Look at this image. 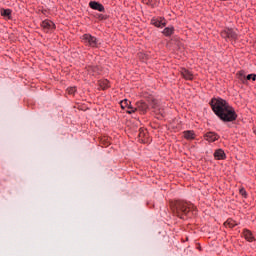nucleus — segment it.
<instances>
[{
    "instance_id": "f257e3e1",
    "label": "nucleus",
    "mask_w": 256,
    "mask_h": 256,
    "mask_svg": "<svg viewBox=\"0 0 256 256\" xmlns=\"http://www.w3.org/2000/svg\"><path fill=\"white\" fill-rule=\"evenodd\" d=\"M210 105L215 116L220 118V121H223V123H233V121H237V112L227 100L223 98H212Z\"/></svg>"
},
{
    "instance_id": "f03ea898",
    "label": "nucleus",
    "mask_w": 256,
    "mask_h": 256,
    "mask_svg": "<svg viewBox=\"0 0 256 256\" xmlns=\"http://www.w3.org/2000/svg\"><path fill=\"white\" fill-rule=\"evenodd\" d=\"M171 209L173 213L177 215V217H179L180 219H185V215H187L189 211H195V209L197 208H195L194 205L191 203L176 200L171 203Z\"/></svg>"
},
{
    "instance_id": "7ed1b4c3",
    "label": "nucleus",
    "mask_w": 256,
    "mask_h": 256,
    "mask_svg": "<svg viewBox=\"0 0 256 256\" xmlns=\"http://www.w3.org/2000/svg\"><path fill=\"white\" fill-rule=\"evenodd\" d=\"M81 39L86 47H91V49H99L101 47L99 39L91 34H83Z\"/></svg>"
},
{
    "instance_id": "20e7f679",
    "label": "nucleus",
    "mask_w": 256,
    "mask_h": 256,
    "mask_svg": "<svg viewBox=\"0 0 256 256\" xmlns=\"http://www.w3.org/2000/svg\"><path fill=\"white\" fill-rule=\"evenodd\" d=\"M221 37L226 41H237L238 35L232 28H226L221 32Z\"/></svg>"
},
{
    "instance_id": "39448f33",
    "label": "nucleus",
    "mask_w": 256,
    "mask_h": 256,
    "mask_svg": "<svg viewBox=\"0 0 256 256\" xmlns=\"http://www.w3.org/2000/svg\"><path fill=\"white\" fill-rule=\"evenodd\" d=\"M151 25H154V27L163 29V27L167 25V20H165L163 17H153L151 19Z\"/></svg>"
},
{
    "instance_id": "423d86ee",
    "label": "nucleus",
    "mask_w": 256,
    "mask_h": 256,
    "mask_svg": "<svg viewBox=\"0 0 256 256\" xmlns=\"http://www.w3.org/2000/svg\"><path fill=\"white\" fill-rule=\"evenodd\" d=\"M41 27L45 33H49V31H53V29H55V23L49 19H46L42 21Z\"/></svg>"
},
{
    "instance_id": "0eeeda50",
    "label": "nucleus",
    "mask_w": 256,
    "mask_h": 256,
    "mask_svg": "<svg viewBox=\"0 0 256 256\" xmlns=\"http://www.w3.org/2000/svg\"><path fill=\"white\" fill-rule=\"evenodd\" d=\"M90 9H93L94 11H99L100 13H105V6L103 4L97 2V1H91L89 2Z\"/></svg>"
},
{
    "instance_id": "6e6552de",
    "label": "nucleus",
    "mask_w": 256,
    "mask_h": 256,
    "mask_svg": "<svg viewBox=\"0 0 256 256\" xmlns=\"http://www.w3.org/2000/svg\"><path fill=\"white\" fill-rule=\"evenodd\" d=\"M180 73L186 81H193V79H195L193 72H191V70H187V68H181Z\"/></svg>"
},
{
    "instance_id": "1a4fd4ad",
    "label": "nucleus",
    "mask_w": 256,
    "mask_h": 256,
    "mask_svg": "<svg viewBox=\"0 0 256 256\" xmlns=\"http://www.w3.org/2000/svg\"><path fill=\"white\" fill-rule=\"evenodd\" d=\"M204 139L209 143H215V141H219V136L215 132H208L204 135Z\"/></svg>"
},
{
    "instance_id": "9d476101",
    "label": "nucleus",
    "mask_w": 256,
    "mask_h": 256,
    "mask_svg": "<svg viewBox=\"0 0 256 256\" xmlns=\"http://www.w3.org/2000/svg\"><path fill=\"white\" fill-rule=\"evenodd\" d=\"M214 157L217 161H223L227 159V155L225 154V151L223 149H218L214 152Z\"/></svg>"
},
{
    "instance_id": "9b49d317",
    "label": "nucleus",
    "mask_w": 256,
    "mask_h": 256,
    "mask_svg": "<svg viewBox=\"0 0 256 256\" xmlns=\"http://www.w3.org/2000/svg\"><path fill=\"white\" fill-rule=\"evenodd\" d=\"M243 236L246 241H249V243H253V241H255V236H253V232L249 229L243 230Z\"/></svg>"
},
{
    "instance_id": "f8f14e48",
    "label": "nucleus",
    "mask_w": 256,
    "mask_h": 256,
    "mask_svg": "<svg viewBox=\"0 0 256 256\" xmlns=\"http://www.w3.org/2000/svg\"><path fill=\"white\" fill-rule=\"evenodd\" d=\"M137 109L141 113H147V111H149V105H147L144 101H140L137 103Z\"/></svg>"
},
{
    "instance_id": "ddd939ff",
    "label": "nucleus",
    "mask_w": 256,
    "mask_h": 256,
    "mask_svg": "<svg viewBox=\"0 0 256 256\" xmlns=\"http://www.w3.org/2000/svg\"><path fill=\"white\" fill-rule=\"evenodd\" d=\"M163 35L165 37H171V35H173V33H175V27L171 26V27H166L164 28V30L162 31Z\"/></svg>"
},
{
    "instance_id": "4468645a",
    "label": "nucleus",
    "mask_w": 256,
    "mask_h": 256,
    "mask_svg": "<svg viewBox=\"0 0 256 256\" xmlns=\"http://www.w3.org/2000/svg\"><path fill=\"white\" fill-rule=\"evenodd\" d=\"M11 13H13V11L11 9H4L2 8L0 10V14L2 17H7V19H11Z\"/></svg>"
},
{
    "instance_id": "2eb2a0df",
    "label": "nucleus",
    "mask_w": 256,
    "mask_h": 256,
    "mask_svg": "<svg viewBox=\"0 0 256 256\" xmlns=\"http://www.w3.org/2000/svg\"><path fill=\"white\" fill-rule=\"evenodd\" d=\"M184 138H186L187 140L195 139V132L193 130L184 131Z\"/></svg>"
},
{
    "instance_id": "dca6fc26",
    "label": "nucleus",
    "mask_w": 256,
    "mask_h": 256,
    "mask_svg": "<svg viewBox=\"0 0 256 256\" xmlns=\"http://www.w3.org/2000/svg\"><path fill=\"white\" fill-rule=\"evenodd\" d=\"M224 227H229L230 229H233V227H237V222L231 218H229L225 223Z\"/></svg>"
},
{
    "instance_id": "f3484780",
    "label": "nucleus",
    "mask_w": 256,
    "mask_h": 256,
    "mask_svg": "<svg viewBox=\"0 0 256 256\" xmlns=\"http://www.w3.org/2000/svg\"><path fill=\"white\" fill-rule=\"evenodd\" d=\"M122 109H128L131 106V101L124 99L120 102Z\"/></svg>"
},
{
    "instance_id": "a211bd4d",
    "label": "nucleus",
    "mask_w": 256,
    "mask_h": 256,
    "mask_svg": "<svg viewBox=\"0 0 256 256\" xmlns=\"http://www.w3.org/2000/svg\"><path fill=\"white\" fill-rule=\"evenodd\" d=\"M109 80H104L100 83V89H102V91H105V89H109Z\"/></svg>"
},
{
    "instance_id": "6ab92c4d",
    "label": "nucleus",
    "mask_w": 256,
    "mask_h": 256,
    "mask_svg": "<svg viewBox=\"0 0 256 256\" xmlns=\"http://www.w3.org/2000/svg\"><path fill=\"white\" fill-rule=\"evenodd\" d=\"M251 79H252V81H256V74L247 75L246 79L243 80V83H245V81H251Z\"/></svg>"
},
{
    "instance_id": "aec40b11",
    "label": "nucleus",
    "mask_w": 256,
    "mask_h": 256,
    "mask_svg": "<svg viewBox=\"0 0 256 256\" xmlns=\"http://www.w3.org/2000/svg\"><path fill=\"white\" fill-rule=\"evenodd\" d=\"M67 93H68V95H75V93H77V88L76 87H69L67 89Z\"/></svg>"
},
{
    "instance_id": "412c9836",
    "label": "nucleus",
    "mask_w": 256,
    "mask_h": 256,
    "mask_svg": "<svg viewBox=\"0 0 256 256\" xmlns=\"http://www.w3.org/2000/svg\"><path fill=\"white\" fill-rule=\"evenodd\" d=\"M239 193L244 199H247V190L245 188H240Z\"/></svg>"
},
{
    "instance_id": "4be33fe9",
    "label": "nucleus",
    "mask_w": 256,
    "mask_h": 256,
    "mask_svg": "<svg viewBox=\"0 0 256 256\" xmlns=\"http://www.w3.org/2000/svg\"><path fill=\"white\" fill-rule=\"evenodd\" d=\"M135 111H137V108H133V106L130 105V107L126 110V113L131 115L132 113H135Z\"/></svg>"
},
{
    "instance_id": "5701e85b",
    "label": "nucleus",
    "mask_w": 256,
    "mask_h": 256,
    "mask_svg": "<svg viewBox=\"0 0 256 256\" xmlns=\"http://www.w3.org/2000/svg\"><path fill=\"white\" fill-rule=\"evenodd\" d=\"M238 75H239L240 77H243V78L245 79V71L241 70V71L238 73Z\"/></svg>"
},
{
    "instance_id": "b1692460",
    "label": "nucleus",
    "mask_w": 256,
    "mask_h": 256,
    "mask_svg": "<svg viewBox=\"0 0 256 256\" xmlns=\"http://www.w3.org/2000/svg\"><path fill=\"white\" fill-rule=\"evenodd\" d=\"M99 19H104L103 14L99 15Z\"/></svg>"
},
{
    "instance_id": "393cba45",
    "label": "nucleus",
    "mask_w": 256,
    "mask_h": 256,
    "mask_svg": "<svg viewBox=\"0 0 256 256\" xmlns=\"http://www.w3.org/2000/svg\"><path fill=\"white\" fill-rule=\"evenodd\" d=\"M141 135H142V132H140V137H141Z\"/></svg>"
}]
</instances>
